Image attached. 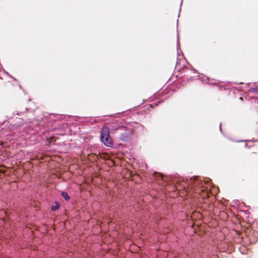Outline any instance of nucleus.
Wrapping results in <instances>:
<instances>
[{
	"label": "nucleus",
	"mask_w": 258,
	"mask_h": 258,
	"mask_svg": "<svg viewBox=\"0 0 258 258\" xmlns=\"http://www.w3.org/2000/svg\"><path fill=\"white\" fill-rule=\"evenodd\" d=\"M240 100H242V97H240Z\"/></svg>",
	"instance_id": "nucleus-5"
},
{
	"label": "nucleus",
	"mask_w": 258,
	"mask_h": 258,
	"mask_svg": "<svg viewBox=\"0 0 258 258\" xmlns=\"http://www.w3.org/2000/svg\"><path fill=\"white\" fill-rule=\"evenodd\" d=\"M101 141L107 147H111L112 145L111 139L109 136V130L107 127H103L101 131Z\"/></svg>",
	"instance_id": "nucleus-1"
},
{
	"label": "nucleus",
	"mask_w": 258,
	"mask_h": 258,
	"mask_svg": "<svg viewBox=\"0 0 258 258\" xmlns=\"http://www.w3.org/2000/svg\"><path fill=\"white\" fill-rule=\"evenodd\" d=\"M59 207V205L58 204H56L55 206L52 207V210L54 211V210L58 209Z\"/></svg>",
	"instance_id": "nucleus-4"
},
{
	"label": "nucleus",
	"mask_w": 258,
	"mask_h": 258,
	"mask_svg": "<svg viewBox=\"0 0 258 258\" xmlns=\"http://www.w3.org/2000/svg\"><path fill=\"white\" fill-rule=\"evenodd\" d=\"M62 197L65 199L66 200L68 201L70 199V197L68 194L66 192H63L62 193Z\"/></svg>",
	"instance_id": "nucleus-2"
},
{
	"label": "nucleus",
	"mask_w": 258,
	"mask_h": 258,
	"mask_svg": "<svg viewBox=\"0 0 258 258\" xmlns=\"http://www.w3.org/2000/svg\"><path fill=\"white\" fill-rule=\"evenodd\" d=\"M154 177L156 178H161L162 179H163V178H164V176H163V175H162L161 174H160L159 173H154Z\"/></svg>",
	"instance_id": "nucleus-3"
}]
</instances>
